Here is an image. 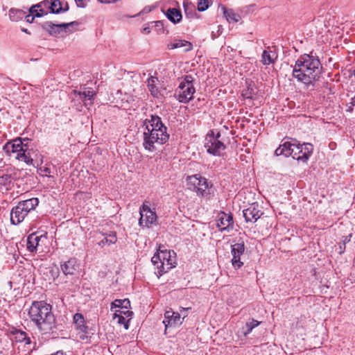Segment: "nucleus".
Wrapping results in <instances>:
<instances>
[{
    "label": "nucleus",
    "instance_id": "1a4fd4ad",
    "mask_svg": "<svg viewBox=\"0 0 355 355\" xmlns=\"http://www.w3.org/2000/svg\"><path fill=\"white\" fill-rule=\"evenodd\" d=\"M46 25L48 26L46 29L48 33L51 35L57 37L62 35L63 33L71 31L70 28H75V27L78 25V22L74 21L69 23L54 24L51 21H47L46 22Z\"/></svg>",
    "mask_w": 355,
    "mask_h": 355
},
{
    "label": "nucleus",
    "instance_id": "4be33fe9",
    "mask_svg": "<svg viewBox=\"0 0 355 355\" xmlns=\"http://www.w3.org/2000/svg\"><path fill=\"white\" fill-rule=\"evenodd\" d=\"M102 236L103 237L97 243L101 248L114 244L117 241L116 232H111L109 234H102Z\"/></svg>",
    "mask_w": 355,
    "mask_h": 355
},
{
    "label": "nucleus",
    "instance_id": "f8f14e48",
    "mask_svg": "<svg viewBox=\"0 0 355 355\" xmlns=\"http://www.w3.org/2000/svg\"><path fill=\"white\" fill-rule=\"evenodd\" d=\"M243 217L246 222H256L262 215L263 211L259 209L257 202L251 204L243 211Z\"/></svg>",
    "mask_w": 355,
    "mask_h": 355
},
{
    "label": "nucleus",
    "instance_id": "c85d7f7f",
    "mask_svg": "<svg viewBox=\"0 0 355 355\" xmlns=\"http://www.w3.org/2000/svg\"><path fill=\"white\" fill-rule=\"evenodd\" d=\"M260 322L257 320L252 319L250 321L247 322L244 327H242L241 334L244 337L250 334L252 329L260 324Z\"/></svg>",
    "mask_w": 355,
    "mask_h": 355
},
{
    "label": "nucleus",
    "instance_id": "f3484780",
    "mask_svg": "<svg viewBox=\"0 0 355 355\" xmlns=\"http://www.w3.org/2000/svg\"><path fill=\"white\" fill-rule=\"evenodd\" d=\"M79 263L76 258H71L61 264V270L65 275H73L79 269Z\"/></svg>",
    "mask_w": 355,
    "mask_h": 355
},
{
    "label": "nucleus",
    "instance_id": "3c124183",
    "mask_svg": "<svg viewBox=\"0 0 355 355\" xmlns=\"http://www.w3.org/2000/svg\"><path fill=\"white\" fill-rule=\"evenodd\" d=\"M353 107L354 106H352V105H350L348 108L347 109V112H352L353 111Z\"/></svg>",
    "mask_w": 355,
    "mask_h": 355
},
{
    "label": "nucleus",
    "instance_id": "8fccbe9b",
    "mask_svg": "<svg viewBox=\"0 0 355 355\" xmlns=\"http://www.w3.org/2000/svg\"><path fill=\"white\" fill-rule=\"evenodd\" d=\"M349 104L355 107V96L351 99V102Z\"/></svg>",
    "mask_w": 355,
    "mask_h": 355
},
{
    "label": "nucleus",
    "instance_id": "473e14b6",
    "mask_svg": "<svg viewBox=\"0 0 355 355\" xmlns=\"http://www.w3.org/2000/svg\"><path fill=\"white\" fill-rule=\"evenodd\" d=\"M95 94V92L92 88H85L83 91L78 92V96L83 101H92Z\"/></svg>",
    "mask_w": 355,
    "mask_h": 355
},
{
    "label": "nucleus",
    "instance_id": "5701e85b",
    "mask_svg": "<svg viewBox=\"0 0 355 355\" xmlns=\"http://www.w3.org/2000/svg\"><path fill=\"white\" fill-rule=\"evenodd\" d=\"M167 46L169 49L184 47V51L186 52L190 51L193 49V44L190 42L184 40H176L173 42L168 44Z\"/></svg>",
    "mask_w": 355,
    "mask_h": 355
},
{
    "label": "nucleus",
    "instance_id": "c9c22d12",
    "mask_svg": "<svg viewBox=\"0 0 355 355\" xmlns=\"http://www.w3.org/2000/svg\"><path fill=\"white\" fill-rule=\"evenodd\" d=\"M43 2H41L38 4H36V5H34V6H32L30 8H29V14L30 15H33V16L34 17H40L42 16V9H38L39 8H40L41 6V4Z\"/></svg>",
    "mask_w": 355,
    "mask_h": 355
},
{
    "label": "nucleus",
    "instance_id": "864d4df0",
    "mask_svg": "<svg viewBox=\"0 0 355 355\" xmlns=\"http://www.w3.org/2000/svg\"><path fill=\"white\" fill-rule=\"evenodd\" d=\"M39 170H40L41 171H42V166H40V168H39Z\"/></svg>",
    "mask_w": 355,
    "mask_h": 355
},
{
    "label": "nucleus",
    "instance_id": "f704fd0d",
    "mask_svg": "<svg viewBox=\"0 0 355 355\" xmlns=\"http://www.w3.org/2000/svg\"><path fill=\"white\" fill-rule=\"evenodd\" d=\"M162 261L165 263V270H166V272L172 268L173 267H174L175 266L173 265L171 259L169 258L170 257V252H162Z\"/></svg>",
    "mask_w": 355,
    "mask_h": 355
},
{
    "label": "nucleus",
    "instance_id": "79ce46f5",
    "mask_svg": "<svg viewBox=\"0 0 355 355\" xmlns=\"http://www.w3.org/2000/svg\"><path fill=\"white\" fill-rule=\"evenodd\" d=\"M35 17L33 16V15L27 14L26 12V16L24 17V19H26L27 22L32 23Z\"/></svg>",
    "mask_w": 355,
    "mask_h": 355
},
{
    "label": "nucleus",
    "instance_id": "cd10ccee",
    "mask_svg": "<svg viewBox=\"0 0 355 355\" xmlns=\"http://www.w3.org/2000/svg\"><path fill=\"white\" fill-rule=\"evenodd\" d=\"M224 16L229 22H238L241 19L240 15L236 13L232 9H227L225 6L222 7Z\"/></svg>",
    "mask_w": 355,
    "mask_h": 355
},
{
    "label": "nucleus",
    "instance_id": "dca6fc26",
    "mask_svg": "<svg viewBox=\"0 0 355 355\" xmlns=\"http://www.w3.org/2000/svg\"><path fill=\"white\" fill-rule=\"evenodd\" d=\"M44 234L39 232L31 234L27 239V249L29 252H33L37 250L40 247V241L43 238Z\"/></svg>",
    "mask_w": 355,
    "mask_h": 355
},
{
    "label": "nucleus",
    "instance_id": "412c9836",
    "mask_svg": "<svg viewBox=\"0 0 355 355\" xmlns=\"http://www.w3.org/2000/svg\"><path fill=\"white\" fill-rule=\"evenodd\" d=\"M151 261L154 266H157V275L162 276L164 273L166 272L165 270V263L162 261V254L157 253L151 259Z\"/></svg>",
    "mask_w": 355,
    "mask_h": 355
},
{
    "label": "nucleus",
    "instance_id": "4d7b16f0",
    "mask_svg": "<svg viewBox=\"0 0 355 355\" xmlns=\"http://www.w3.org/2000/svg\"><path fill=\"white\" fill-rule=\"evenodd\" d=\"M49 2V1L46 0L45 1V3H46V6L47 5V3Z\"/></svg>",
    "mask_w": 355,
    "mask_h": 355
},
{
    "label": "nucleus",
    "instance_id": "f03ea898",
    "mask_svg": "<svg viewBox=\"0 0 355 355\" xmlns=\"http://www.w3.org/2000/svg\"><path fill=\"white\" fill-rule=\"evenodd\" d=\"M145 126L143 146L149 152H154L156 149L155 144H164L169 139L167 127L162 123V119L157 115H150V119L144 121Z\"/></svg>",
    "mask_w": 355,
    "mask_h": 355
},
{
    "label": "nucleus",
    "instance_id": "423d86ee",
    "mask_svg": "<svg viewBox=\"0 0 355 355\" xmlns=\"http://www.w3.org/2000/svg\"><path fill=\"white\" fill-rule=\"evenodd\" d=\"M220 137V132H218L215 136L213 130H211L206 135L205 147L208 153L215 156H219L220 155V152L225 150V146L224 144L219 140Z\"/></svg>",
    "mask_w": 355,
    "mask_h": 355
},
{
    "label": "nucleus",
    "instance_id": "6e6d98bb",
    "mask_svg": "<svg viewBox=\"0 0 355 355\" xmlns=\"http://www.w3.org/2000/svg\"><path fill=\"white\" fill-rule=\"evenodd\" d=\"M146 11H148V9L144 8V12H146Z\"/></svg>",
    "mask_w": 355,
    "mask_h": 355
},
{
    "label": "nucleus",
    "instance_id": "a878e982",
    "mask_svg": "<svg viewBox=\"0 0 355 355\" xmlns=\"http://www.w3.org/2000/svg\"><path fill=\"white\" fill-rule=\"evenodd\" d=\"M277 58V55L275 51L264 50L261 55V62L264 65H269L273 64Z\"/></svg>",
    "mask_w": 355,
    "mask_h": 355
},
{
    "label": "nucleus",
    "instance_id": "de8ad7c7",
    "mask_svg": "<svg viewBox=\"0 0 355 355\" xmlns=\"http://www.w3.org/2000/svg\"><path fill=\"white\" fill-rule=\"evenodd\" d=\"M45 171H46V177H48L49 179L51 178V175H49L48 174L50 173V170L48 167L46 166V169H45Z\"/></svg>",
    "mask_w": 355,
    "mask_h": 355
},
{
    "label": "nucleus",
    "instance_id": "aec40b11",
    "mask_svg": "<svg viewBox=\"0 0 355 355\" xmlns=\"http://www.w3.org/2000/svg\"><path fill=\"white\" fill-rule=\"evenodd\" d=\"M68 3L66 2L64 6L60 0H51L49 9L51 14H59L67 12L69 10Z\"/></svg>",
    "mask_w": 355,
    "mask_h": 355
},
{
    "label": "nucleus",
    "instance_id": "393cba45",
    "mask_svg": "<svg viewBox=\"0 0 355 355\" xmlns=\"http://www.w3.org/2000/svg\"><path fill=\"white\" fill-rule=\"evenodd\" d=\"M51 305L46 303V331H52L55 326V317L51 313Z\"/></svg>",
    "mask_w": 355,
    "mask_h": 355
},
{
    "label": "nucleus",
    "instance_id": "4c0bfd02",
    "mask_svg": "<svg viewBox=\"0 0 355 355\" xmlns=\"http://www.w3.org/2000/svg\"><path fill=\"white\" fill-rule=\"evenodd\" d=\"M209 8V0H199L198 3V10L205 11Z\"/></svg>",
    "mask_w": 355,
    "mask_h": 355
},
{
    "label": "nucleus",
    "instance_id": "2f4dec72",
    "mask_svg": "<svg viewBox=\"0 0 355 355\" xmlns=\"http://www.w3.org/2000/svg\"><path fill=\"white\" fill-rule=\"evenodd\" d=\"M130 307V302L128 299L123 300H115L111 304L110 309L112 311H115L116 308H121L124 309H128Z\"/></svg>",
    "mask_w": 355,
    "mask_h": 355
},
{
    "label": "nucleus",
    "instance_id": "a18cd8bd",
    "mask_svg": "<svg viewBox=\"0 0 355 355\" xmlns=\"http://www.w3.org/2000/svg\"><path fill=\"white\" fill-rule=\"evenodd\" d=\"M75 1L78 7L84 8L85 6L84 0H75Z\"/></svg>",
    "mask_w": 355,
    "mask_h": 355
},
{
    "label": "nucleus",
    "instance_id": "49530a36",
    "mask_svg": "<svg viewBox=\"0 0 355 355\" xmlns=\"http://www.w3.org/2000/svg\"><path fill=\"white\" fill-rule=\"evenodd\" d=\"M101 3H113L116 2L118 0H98Z\"/></svg>",
    "mask_w": 355,
    "mask_h": 355
},
{
    "label": "nucleus",
    "instance_id": "e433bc0d",
    "mask_svg": "<svg viewBox=\"0 0 355 355\" xmlns=\"http://www.w3.org/2000/svg\"><path fill=\"white\" fill-rule=\"evenodd\" d=\"M114 318L118 319V323L121 324H123L125 329H128V320H126L125 318L122 315V313H118V311H115Z\"/></svg>",
    "mask_w": 355,
    "mask_h": 355
},
{
    "label": "nucleus",
    "instance_id": "9d476101",
    "mask_svg": "<svg viewBox=\"0 0 355 355\" xmlns=\"http://www.w3.org/2000/svg\"><path fill=\"white\" fill-rule=\"evenodd\" d=\"M196 89L193 85L187 86L184 84H180L175 90V96L182 103H188L193 98Z\"/></svg>",
    "mask_w": 355,
    "mask_h": 355
},
{
    "label": "nucleus",
    "instance_id": "b1692460",
    "mask_svg": "<svg viewBox=\"0 0 355 355\" xmlns=\"http://www.w3.org/2000/svg\"><path fill=\"white\" fill-rule=\"evenodd\" d=\"M164 14L166 17L175 24L179 23L182 17L181 11L175 8H168Z\"/></svg>",
    "mask_w": 355,
    "mask_h": 355
},
{
    "label": "nucleus",
    "instance_id": "7ed1b4c3",
    "mask_svg": "<svg viewBox=\"0 0 355 355\" xmlns=\"http://www.w3.org/2000/svg\"><path fill=\"white\" fill-rule=\"evenodd\" d=\"M31 140L28 138H16L8 141L3 147V150L8 155H15V158L26 164H32L37 166L43 163V156L38 155L30 148Z\"/></svg>",
    "mask_w": 355,
    "mask_h": 355
},
{
    "label": "nucleus",
    "instance_id": "a211bd4d",
    "mask_svg": "<svg viewBox=\"0 0 355 355\" xmlns=\"http://www.w3.org/2000/svg\"><path fill=\"white\" fill-rule=\"evenodd\" d=\"M158 85L159 81L155 76H150L147 80V86L151 95L155 98H159L162 96L161 92L159 89Z\"/></svg>",
    "mask_w": 355,
    "mask_h": 355
},
{
    "label": "nucleus",
    "instance_id": "72a5a7b5",
    "mask_svg": "<svg viewBox=\"0 0 355 355\" xmlns=\"http://www.w3.org/2000/svg\"><path fill=\"white\" fill-rule=\"evenodd\" d=\"M148 211H152L149 207V202L144 201L143 205L139 209L140 218L139 219V225H142L144 220V213H148Z\"/></svg>",
    "mask_w": 355,
    "mask_h": 355
},
{
    "label": "nucleus",
    "instance_id": "f257e3e1",
    "mask_svg": "<svg viewBox=\"0 0 355 355\" xmlns=\"http://www.w3.org/2000/svg\"><path fill=\"white\" fill-rule=\"evenodd\" d=\"M323 73L322 65L318 57L304 54L295 62L293 69V77L307 87L313 86Z\"/></svg>",
    "mask_w": 355,
    "mask_h": 355
},
{
    "label": "nucleus",
    "instance_id": "603ef678",
    "mask_svg": "<svg viewBox=\"0 0 355 355\" xmlns=\"http://www.w3.org/2000/svg\"><path fill=\"white\" fill-rule=\"evenodd\" d=\"M22 31L25 32V33H27V30L26 29H24V28H22Z\"/></svg>",
    "mask_w": 355,
    "mask_h": 355
},
{
    "label": "nucleus",
    "instance_id": "bb28decb",
    "mask_svg": "<svg viewBox=\"0 0 355 355\" xmlns=\"http://www.w3.org/2000/svg\"><path fill=\"white\" fill-rule=\"evenodd\" d=\"M10 334L15 336V339L16 342H24L25 341L26 344L30 343V339L27 338L26 332L17 329L15 327H12L10 329Z\"/></svg>",
    "mask_w": 355,
    "mask_h": 355
},
{
    "label": "nucleus",
    "instance_id": "4468645a",
    "mask_svg": "<svg viewBox=\"0 0 355 355\" xmlns=\"http://www.w3.org/2000/svg\"><path fill=\"white\" fill-rule=\"evenodd\" d=\"M73 322L76 326V329L83 334L80 336V338L82 340H85L87 338L88 332V327L85 323V319L81 313H76L73 315Z\"/></svg>",
    "mask_w": 355,
    "mask_h": 355
},
{
    "label": "nucleus",
    "instance_id": "0eeeda50",
    "mask_svg": "<svg viewBox=\"0 0 355 355\" xmlns=\"http://www.w3.org/2000/svg\"><path fill=\"white\" fill-rule=\"evenodd\" d=\"M293 149L292 157L294 159L306 162L313 153V146L310 143H304L303 144L294 143Z\"/></svg>",
    "mask_w": 355,
    "mask_h": 355
},
{
    "label": "nucleus",
    "instance_id": "5fc2aeb1",
    "mask_svg": "<svg viewBox=\"0 0 355 355\" xmlns=\"http://www.w3.org/2000/svg\"><path fill=\"white\" fill-rule=\"evenodd\" d=\"M146 11H148V9L144 8V12H146Z\"/></svg>",
    "mask_w": 355,
    "mask_h": 355
},
{
    "label": "nucleus",
    "instance_id": "a19ab883",
    "mask_svg": "<svg viewBox=\"0 0 355 355\" xmlns=\"http://www.w3.org/2000/svg\"><path fill=\"white\" fill-rule=\"evenodd\" d=\"M153 23L155 24V27L158 30H161V29L164 28V21L163 20H159V21H153Z\"/></svg>",
    "mask_w": 355,
    "mask_h": 355
},
{
    "label": "nucleus",
    "instance_id": "6e6552de",
    "mask_svg": "<svg viewBox=\"0 0 355 355\" xmlns=\"http://www.w3.org/2000/svg\"><path fill=\"white\" fill-rule=\"evenodd\" d=\"M43 308H44V302L35 301L32 303L28 311V315L31 320L37 325L40 330L42 329V324L44 322L42 311Z\"/></svg>",
    "mask_w": 355,
    "mask_h": 355
},
{
    "label": "nucleus",
    "instance_id": "ea45409f",
    "mask_svg": "<svg viewBox=\"0 0 355 355\" xmlns=\"http://www.w3.org/2000/svg\"><path fill=\"white\" fill-rule=\"evenodd\" d=\"M118 311V313H119L120 312L122 313V315L125 318V319L127 318H131V317L133 315V312L131 311H129L128 309H125V311H122V310H117Z\"/></svg>",
    "mask_w": 355,
    "mask_h": 355
},
{
    "label": "nucleus",
    "instance_id": "ddd939ff",
    "mask_svg": "<svg viewBox=\"0 0 355 355\" xmlns=\"http://www.w3.org/2000/svg\"><path fill=\"white\" fill-rule=\"evenodd\" d=\"M163 323L166 329L168 327H175L180 325L182 323L181 317L179 313L174 312L171 309L166 310L164 313V320Z\"/></svg>",
    "mask_w": 355,
    "mask_h": 355
},
{
    "label": "nucleus",
    "instance_id": "2eb2a0df",
    "mask_svg": "<svg viewBox=\"0 0 355 355\" xmlns=\"http://www.w3.org/2000/svg\"><path fill=\"white\" fill-rule=\"evenodd\" d=\"M234 225L233 217L231 214H225L221 212L218 215V219L217 220V226L220 228L221 230H226L230 228L232 229Z\"/></svg>",
    "mask_w": 355,
    "mask_h": 355
},
{
    "label": "nucleus",
    "instance_id": "58836bf2",
    "mask_svg": "<svg viewBox=\"0 0 355 355\" xmlns=\"http://www.w3.org/2000/svg\"><path fill=\"white\" fill-rule=\"evenodd\" d=\"M194 81V78L191 75H186L183 78V80H182L180 84H184L185 85L190 86L193 85V83Z\"/></svg>",
    "mask_w": 355,
    "mask_h": 355
},
{
    "label": "nucleus",
    "instance_id": "9b49d317",
    "mask_svg": "<svg viewBox=\"0 0 355 355\" xmlns=\"http://www.w3.org/2000/svg\"><path fill=\"white\" fill-rule=\"evenodd\" d=\"M245 249L243 241L234 243L231 246L232 264L235 269H239L243 265V263L241 261V257L244 254Z\"/></svg>",
    "mask_w": 355,
    "mask_h": 355
},
{
    "label": "nucleus",
    "instance_id": "7c9ffc66",
    "mask_svg": "<svg viewBox=\"0 0 355 355\" xmlns=\"http://www.w3.org/2000/svg\"><path fill=\"white\" fill-rule=\"evenodd\" d=\"M157 220V215L155 211H149L148 213H144V220L142 225H139L140 227H149L151 225L155 223Z\"/></svg>",
    "mask_w": 355,
    "mask_h": 355
},
{
    "label": "nucleus",
    "instance_id": "09e8293b",
    "mask_svg": "<svg viewBox=\"0 0 355 355\" xmlns=\"http://www.w3.org/2000/svg\"><path fill=\"white\" fill-rule=\"evenodd\" d=\"M143 31L145 32L146 33L148 34V33H150V30L149 27H146L143 29Z\"/></svg>",
    "mask_w": 355,
    "mask_h": 355
},
{
    "label": "nucleus",
    "instance_id": "c756f323",
    "mask_svg": "<svg viewBox=\"0 0 355 355\" xmlns=\"http://www.w3.org/2000/svg\"><path fill=\"white\" fill-rule=\"evenodd\" d=\"M9 18L12 21H18L24 19L26 16V12L22 10L11 8L9 10Z\"/></svg>",
    "mask_w": 355,
    "mask_h": 355
},
{
    "label": "nucleus",
    "instance_id": "37998d69",
    "mask_svg": "<svg viewBox=\"0 0 355 355\" xmlns=\"http://www.w3.org/2000/svg\"><path fill=\"white\" fill-rule=\"evenodd\" d=\"M252 90L250 91L249 89H248L245 92H243L242 94V96L246 98H252Z\"/></svg>",
    "mask_w": 355,
    "mask_h": 355
},
{
    "label": "nucleus",
    "instance_id": "c03bdc74",
    "mask_svg": "<svg viewBox=\"0 0 355 355\" xmlns=\"http://www.w3.org/2000/svg\"><path fill=\"white\" fill-rule=\"evenodd\" d=\"M51 275H52L53 279H55V277H57L58 276V274H59L58 268L55 267V269H52L51 270Z\"/></svg>",
    "mask_w": 355,
    "mask_h": 355
},
{
    "label": "nucleus",
    "instance_id": "20e7f679",
    "mask_svg": "<svg viewBox=\"0 0 355 355\" xmlns=\"http://www.w3.org/2000/svg\"><path fill=\"white\" fill-rule=\"evenodd\" d=\"M39 204L37 198H32L18 202L10 211V223L17 225L25 219L28 214L33 210Z\"/></svg>",
    "mask_w": 355,
    "mask_h": 355
},
{
    "label": "nucleus",
    "instance_id": "39448f33",
    "mask_svg": "<svg viewBox=\"0 0 355 355\" xmlns=\"http://www.w3.org/2000/svg\"><path fill=\"white\" fill-rule=\"evenodd\" d=\"M187 181L189 185L193 187L197 196L207 198L209 197L213 185L207 179L200 174H195L188 176Z\"/></svg>",
    "mask_w": 355,
    "mask_h": 355
},
{
    "label": "nucleus",
    "instance_id": "6ab92c4d",
    "mask_svg": "<svg viewBox=\"0 0 355 355\" xmlns=\"http://www.w3.org/2000/svg\"><path fill=\"white\" fill-rule=\"evenodd\" d=\"M293 146L294 143L293 144L289 141H285L275 150V155L276 156L284 155L286 157L289 156L292 157Z\"/></svg>",
    "mask_w": 355,
    "mask_h": 355
}]
</instances>
